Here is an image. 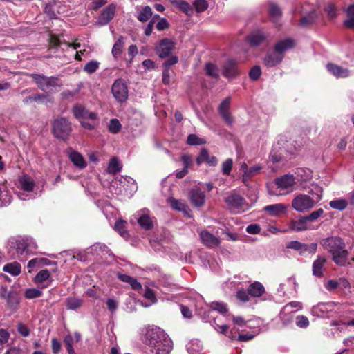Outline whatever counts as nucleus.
<instances>
[{"label": "nucleus", "instance_id": "obj_61", "mask_svg": "<svg viewBox=\"0 0 354 354\" xmlns=\"http://www.w3.org/2000/svg\"><path fill=\"white\" fill-rule=\"evenodd\" d=\"M250 293L248 289L247 290L244 289H240L236 292V297L239 300L243 302H247L250 301Z\"/></svg>", "mask_w": 354, "mask_h": 354}, {"label": "nucleus", "instance_id": "obj_26", "mask_svg": "<svg viewBox=\"0 0 354 354\" xmlns=\"http://www.w3.org/2000/svg\"><path fill=\"white\" fill-rule=\"evenodd\" d=\"M265 211L269 216H279L286 212L285 206L281 203L267 205L263 207Z\"/></svg>", "mask_w": 354, "mask_h": 354}, {"label": "nucleus", "instance_id": "obj_3", "mask_svg": "<svg viewBox=\"0 0 354 354\" xmlns=\"http://www.w3.org/2000/svg\"><path fill=\"white\" fill-rule=\"evenodd\" d=\"M196 311L204 322H210L212 324L215 319L217 323H221V319L227 316L224 314L227 313V307L226 304L221 301H214L210 305L205 304L201 306L198 304L196 305Z\"/></svg>", "mask_w": 354, "mask_h": 354}, {"label": "nucleus", "instance_id": "obj_57", "mask_svg": "<svg viewBox=\"0 0 354 354\" xmlns=\"http://www.w3.org/2000/svg\"><path fill=\"white\" fill-rule=\"evenodd\" d=\"M296 326L300 328H306L309 326V320L307 317L298 315L295 318Z\"/></svg>", "mask_w": 354, "mask_h": 354}, {"label": "nucleus", "instance_id": "obj_58", "mask_svg": "<svg viewBox=\"0 0 354 354\" xmlns=\"http://www.w3.org/2000/svg\"><path fill=\"white\" fill-rule=\"evenodd\" d=\"M278 148L279 147H277V145H274L273 146L272 151H271V153L270 155V159L274 163L280 162L282 160V158H283L281 152H280L279 153H278Z\"/></svg>", "mask_w": 354, "mask_h": 354}, {"label": "nucleus", "instance_id": "obj_29", "mask_svg": "<svg viewBox=\"0 0 354 354\" xmlns=\"http://www.w3.org/2000/svg\"><path fill=\"white\" fill-rule=\"evenodd\" d=\"M317 17V11L315 9H313L308 12L306 15L302 16L299 21V25L303 27H306L314 24Z\"/></svg>", "mask_w": 354, "mask_h": 354}, {"label": "nucleus", "instance_id": "obj_54", "mask_svg": "<svg viewBox=\"0 0 354 354\" xmlns=\"http://www.w3.org/2000/svg\"><path fill=\"white\" fill-rule=\"evenodd\" d=\"M42 295V291L37 288H27L24 292V297L27 299H34Z\"/></svg>", "mask_w": 354, "mask_h": 354}, {"label": "nucleus", "instance_id": "obj_12", "mask_svg": "<svg viewBox=\"0 0 354 354\" xmlns=\"http://www.w3.org/2000/svg\"><path fill=\"white\" fill-rule=\"evenodd\" d=\"M174 42L171 39L165 38L162 39L158 46L156 48V53L160 58H165L170 55L174 48Z\"/></svg>", "mask_w": 354, "mask_h": 354}, {"label": "nucleus", "instance_id": "obj_8", "mask_svg": "<svg viewBox=\"0 0 354 354\" xmlns=\"http://www.w3.org/2000/svg\"><path fill=\"white\" fill-rule=\"evenodd\" d=\"M52 131L57 138L66 140L72 131L71 123L64 117H59L52 124Z\"/></svg>", "mask_w": 354, "mask_h": 354}, {"label": "nucleus", "instance_id": "obj_11", "mask_svg": "<svg viewBox=\"0 0 354 354\" xmlns=\"http://www.w3.org/2000/svg\"><path fill=\"white\" fill-rule=\"evenodd\" d=\"M311 223H290L288 229H281L274 226H270L269 231L275 234L277 232H286L288 231L300 232L304 230H313L317 227V226L312 225Z\"/></svg>", "mask_w": 354, "mask_h": 354}, {"label": "nucleus", "instance_id": "obj_44", "mask_svg": "<svg viewBox=\"0 0 354 354\" xmlns=\"http://www.w3.org/2000/svg\"><path fill=\"white\" fill-rule=\"evenodd\" d=\"M82 305V300L77 297H68L66 300L67 309L75 310Z\"/></svg>", "mask_w": 354, "mask_h": 354}, {"label": "nucleus", "instance_id": "obj_50", "mask_svg": "<svg viewBox=\"0 0 354 354\" xmlns=\"http://www.w3.org/2000/svg\"><path fill=\"white\" fill-rule=\"evenodd\" d=\"M121 168L122 167L118 160L115 157L112 158L108 166L109 171L112 174H115L119 172Z\"/></svg>", "mask_w": 354, "mask_h": 354}, {"label": "nucleus", "instance_id": "obj_64", "mask_svg": "<svg viewBox=\"0 0 354 354\" xmlns=\"http://www.w3.org/2000/svg\"><path fill=\"white\" fill-rule=\"evenodd\" d=\"M261 74V71L259 66H255L252 67L249 73V76L251 80H257L259 79Z\"/></svg>", "mask_w": 354, "mask_h": 354}, {"label": "nucleus", "instance_id": "obj_43", "mask_svg": "<svg viewBox=\"0 0 354 354\" xmlns=\"http://www.w3.org/2000/svg\"><path fill=\"white\" fill-rule=\"evenodd\" d=\"M108 251L109 250L106 245L102 243H95L90 248H87L86 252L87 254H91L92 255H99L100 254L98 252H108Z\"/></svg>", "mask_w": 354, "mask_h": 354}, {"label": "nucleus", "instance_id": "obj_53", "mask_svg": "<svg viewBox=\"0 0 354 354\" xmlns=\"http://www.w3.org/2000/svg\"><path fill=\"white\" fill-rule=\"evenodd\" d=\"M324 210L322 209H318L310 214H308L307 216L303 217L300 218L298 221H313L314 220L317 219L321 216L322 214H323Z\"/></svg>", "mask_w": 354, "mask_h": 354}, {"label": "nucleus", "instance_id": "obj_35", "mask_svg": "<svg viewBox=\"0 0 354 354\" xmlns=\"http://www.w3.org/2000/svg\"><path fill=\"white\" fill-rule=\"evenodd\" d=\"M133 218L137 221H152L150 211L147 208H143L133 214Z\"/></svg>", "mask_w": 354, "mask_h": 354}, {"label": "nucleus", "instance_id": "obj_56", "mask_svg": "<svg viewBox=\"0 0 354 354\" xmlns=\"http://www.w3.org/2000/svg\"><path fill=\"white\" fill-rule=\"evenodd\" d=\"M33 100L41 103H53V98L46 93H39L33 95Z\"/></svg>", "mask_w": 354, "mask_h": 354}, {"label": "nucleus", "instance_id": "obj_24", "mask_svg": "<svg viewBox=\"0 0 354 354\" xmlns=\"http://www.w3.org/2000/svg\"><path fill=\"white\" fill-rule=\"evenodd\" d=\"M295 45V42L292 39L287 38L278 41L275 46L274 50L275 53L283 55L285 51L292 48Z\"/></svg>", "mask_w": 354, "mask_h": 354}, {"label": "nucleus", "instance_id": "obj_55", "mask_svg": "<svg viewBox=\"0 0 354 354\" xmlns=\"http://www.w3.org/2000/svg\"><path fill=\"white\" fill-rule=\"evenodd\" d=\"M231 103V98L230 97H227L225 99H224L220 105L218 106V111L219 114H222L224 113L230 112V106Z\"/></svg>", "mask_w": 354, "mask_h": 354}, {"label": "nucleus", "instance_id": "obj_37", "mask_svg": "<svg viewBox=\"0 0 354 354\" xmlns=\"http://www.w3.org/2000/svg\"><path fill=\"white\" fill-rule=\"evenodd\" d=\"M153 11L149 6H145L138 13L137 19L141 22H146L152 16Z\"/></svg>", "mask_w": 354, "mask_h": 354}, {"label": "nucleus", "instance_id": "obj_62", "mask_svg": "<svg viewBox=\"0 0 354 354\" xmlns=\"http://www.w3.org/2000/svg\"><path fill=\"white\" fill-rule=\"evenodd\" d=\"M12 196L10 194L6 192L0 193V206H6L11 203Z\"/></svg>", "mask_w": 354, "mask_h": 354}, {"label": "nucleus", "instance_id": "obj_39", "mask_svg": "<svg viewBox=\"0 0 354 354\" xmlns=\"http://www.w3.org/2000/svg\"><path fill=\"white\" fill-rule=\"evenodd\" d=\"M268 12L269 15L274 21L277 20L282 14V11L280 7L274 2L269 3Z\"/></svg>", "mask_w": 354, "mask_h": 354}, {"label": "nucleus", "instance_id": "obj_25", "mask_svg": "<svg viewBox=\"0 0 354 354\" xmlns=\"http://www.w3.org/2000/svg\"><path fill=\"white\" fill-rule=\"evenodd\" d=\"M326 259L324 257L319 256L313 263V274L317 277H322L324 274V265Z\"/></svg>", "mask_w": 354, "mask_h": 354}, {"label": "nucleus", "instance_id": "obj_14", "mask_svg": "<svg viewBox=\"0 0 354 354\" xmlns=\"http://www.w3.org/2000/svg\"><path fill=\"white\" fill-rule=\"evenodd\" d=\"M192 205L195 207H203L205 202V194L199 188L192 189L189 193Z\"/></svg>", "mask_w": 354, "mask_h": 354}, {"label": "nucleus", "instance_id": "obj_31", "mask_svg": "<svg viewBox=\"0 0 354 354\" xmlns=\"http://www.w3.org/2000/svg\"><path fill=\"white\" fill-rule=\"evenodd\" d=\"M124 46V38L122 36H120L118 39L115 42L113 48H112V55L114 58H119L122 53L123 48Z\"/></svg>", "mask_w": 354, "mask_h": 354}, {"label": "nucleus", "instance_id": "obj_63", "mask_svg": "<svg viewBox=\"0 0 354 354\" xmlns=\"http://www.w3.org/2000/svg\"><path fill=\"white\" fill-rule=\"evenodd\" d=\"M233 165L232 159L227 158L222 164V172L225 175H230Z\"/></svg>", "mask_w": 354, "mask_h": 354}, {"label": "nucleus", "instance_id": "obj_21", "mask_svg": "<svg viewBox=\"0 0 354 354\" xmlns=\"http://www.w3.org/2000/svg\"><path fill=\"white\" fill-rule=\"evenodd\" d=\"M203 162L207 163L209 166H216L218 163V160L214 156H210L207 149L203 148L196 158V163L200 165Z\"/></svg>", "mask_w": 354, "mask_h": 354}, {"label": "nucleus", "instance_id": "obj_23", "mask_svg": "<svg viewBox=\"0 0 354 354\" xmlns=\"http://www.w3.org/2000/svg\"><path fill=\"white\" fill-rule=\"evenodd\" d=\"M327 70L336 78H346L350 75V71L335 64L329 63L326 65Z\"/></svg>", "mask_w": 354, "mask_h": 354}, {"label": "nucleus", "instance_id": "obj_19", "mask_svg": "<svg viewBox=\"0 0 354 354\" xmlns=\"http://www.w3.org/2000/svg\"><path fill=\"white\" fill-rule=\"evenodd\" d=\"M168 201L172 209L182 212L187 218L192 217V211L189 206L182 200H177L174 198H169Z\"/></svg>", "mask_w": 354, "mask_h": 354}, {"label": "nucleus", "instance_id": "obj_30", "mask_svg": "<svg viewBox=\"0 0 354 354\" xmlns=\"http://www.w3.org/2000/svg\"><path fill=\"white\" fill-rule=\"evenodd\" d=\"M203 346L199 339H192L187 344V351L189 354H200L202 351Z\"/></svg>", "mask_w": 354, "mask_h": 354}, {"label": "nucleus", "instance_id": "obj_48", "mask_svg": "<svg viewBox=\"0 0 354 354\" xmlns=\"http://www.w3.org/2000/svg\"><path fill=\"white\" fill-rule=\"evenodd\" d=\"M329 205L333 209L342 211L348 206V202L344 198H338L331 201Z\"/></svg>", "mask_w": 354, "mask_h": 354}, {"label": "nucleus", "instance_id": "obj_16", "mask_svg": "<svg viewBox=\"0 0 354 354\" xmlns=\"http://www.w3.org/2000/svg\"><path fill=\"white\" fill-rule=\"evenodd\" d=\"M225 203L231 211H236L243 208L245 204V199L237 194H232L225 199Z\"/></svg>", "mask_w": 354, "mask_h": 354}, {"label": "nucleus", "instance_id": "obj_18", "mask_svg": "<svg viewBox=\"0 0 354 354\" xmlns=\"http://www.w3.org/2000/svg\"><path fill=\"white\" fill-rule=\"evenodd\" d=\"M239 74L237 64L232 59H228L223 66V75L226 78H234Z\"/></svg>", "mask_w": 354, "mask_h": 354}, {"label": "nucleus", "instance_id": "obj_27", "mask_svg": "<svg viewBox=\"0 0 354 354\" xmlns=\"http://www.w3.org/2000/svg\"><path fill=\"white\" fill-rule=\"evenodd\" d=\"M283 55L275 53V50L268 53L264 58L263 62L268 67H273L279 64L283 59Z\"/></svg>", "mask_w": 354, "mask_h": 354}, {"label": "nucleus", "instance_id": "obj_6", "mask_svg": "<svg viewBox=\"0 0 354 354\" xmlns=\"http://www.w3.org/2000/svg\"><path fill=\"white\" fill-rule=\"evenodd\" d=\"M295 184L293 175L285 174L274 180V186L269 187V193L272 195L279 196L290 193Z\"/></svg>", "mask_w": 354, "mask_h": 354}, {"label": "nucleus", "instance_id": "obj_33", "mask_svg": "<svg viewBox=\"0 0 354 354\" xmlns=\"http://www.w3.org/2000/svg\"><path fill=\"white\" fill-rule=\"evenodd\" d=\"M158 285L160 287H162L163 289H161V291L163 293H166L167 291L171 290L175 286L172 279L168 277H162L158 280Z\"/></svg>", "mask_w": 354, "mask_h": 354}, {"label": "nucleus", "instance_id": "obj_15", "mask_svg": "<svg viewBox=\"0 0 354 354\" xmlns=\"http://www.w3.org/2000/svg\"><path fill=\"white\" fill-rule=\"evenodd\" d=\"M73 113L75 118L80 120H96L97 119V114L94 112H90L85 107L82 105L77 104L73 107Z\"/></svg>", "mask_w": 354, "mask_h": 354}, {"label": "nucleus", "instance_id": "obj_59", "mask_svg": "<svg viewBox=\"0 0 354 354\" xmlns=\"http://www.w3.org/2000/svg\"><path fill=\"white\" fill-rule=\"evenodd\" d=\"M193 6L198 12H201L207 8L208 3L206 0H196L194 1Z\"/></svg>", "mask_w": 354, "mask_h": 354}, {"label": "nucleus", "instance_id": "obj_20", "mask_svg": "<svg viewBox=\"0 0 354 354\" xmlns=\"http://www.w3.org/2000/svg\"><path fill=\"white\" fill-rule=\"evenodd\" d=\"M268 35L262 30H257L247 36L248 42L252 46H257L264 42Z\"/></svg>", "mask_w": 354, "mask_h": 354}, {"label": "nucleus", "instance_id": "obj_22", "mask_svg": "<svg viewBox=\"0 0 354 354\" xmlns=\"http://www.w3.org/2000/svg\"><path fill=\"white\" fill-rule=\"evenodd\" d=\"M212 326L214 328V329L220 333L225 335L231 340L237 339L238 335L236 333L233 332V329L229 330V326L226 324L223 323H217L216 320H214Z\"/></svg>", "mask_w": 354, "mask_h": 354}, {"label": "nucleus", "instance_id": "obj_1", "mask_svg": "<svg viewBox=\"0 0 354 354\" xmlns=\"http://www.w3.org/2000/svg\"><path fill=\"white\" fill-rule=\"evenodd\" d=\"M141 339L147 347V354H170L173 343L164 330L154 325H148L140 330Z\"/></svg>", "mask_w": 354, "mask_h": 354}, {"label": "nucleus", "instance_id": "obj_4", "mask_svg": "<svg viewBox=\"0 0 354 354\" xmlns=\"http://www.w3.org/2000/svg\"><path fill=\"white\" fill-rule=\"evenodd\" d=\"M322 188L316 185L312 190L311 197L306 194L296 196L292 201V207L298 212L308 210L322 199Z\"/></svg>", "mask_w": 354, "mask_h": 354}, {"label": "nucleus", "instance_id": "obj_42", "mask_svg": "<svg viewBox=\"0 0 354 354\" xmlns=\"http://www.w3.org/2000/svg\"><path fill=\"white\" fill-rule=\"evenodd\" d=\"M5 299L10 308H17L20 301L19 295L15 291H10V294Z\"/></svg>", "mask_w": 354, "mask_h": 354}, {"label": "nucleus", "instance_id": "obj_34", "mask_svg": "<svg viewBox=\"0 0 354 354\" xmlns=\"http://www.w3.org/2000/svg\"><path fill=\"white\" fill-rule=\"evenodd\" d=\"M70 160L77 167L80 169H83L86 166V163L84 161L82 156L76 151H73L69 155Z\"/></svg>", "mask_w": 354, "mask_h": 354}, {"label": "nucleus", "instance_id": "obj_51", "mask_svg": "<svg viewBox=\"0 0 354 354\" xmlns=\"http://www.w3.org/2000/svg\"><path fill=\"white\" fill-rule=\"evenodd\" d=\"M187 142L190 145H201L206 143L205 139L198 137L196 134H189L187 137Z\"/></svg>", "mask_w": 354, "mask_h": 354}, {"label": "nucleus", "instance_id": "obj_17", "mask_svg": "<svg viewBox=\"0 0 354 354\" xmlns=\"http://www.w3.org/2000/svg\"><path fill=\"white\" fill-rule=\"evenodd\" d=\"M115 6L110 4L104 8L97 19V24L100 26L106 25L114 17Z\"/></svg>", "mask_w": 354, "mask_h": 354}, {"label": "nucleus", "instance_id": "obj_32", "mask_svg": "<svg viewBox=\"0 0 354 354\" xmlns=\"http://www.w3.org/2000/svg\"><path fill=\"white\" fill-rule=\"evenodd\" d=\"M144 297L147 299V302H141L142 306L144 307H149L152 304L157 302V299L154 291L149 288H146L143 294Z\"/></svg>", "mask_w": 354, "mask_h": 354}, {"label": "nucleus", "instance_id": "obj_41", "mask_svg": "<svg viewBox=\"0 0 354 354\" xmlns=\"http://www.w3.org/2000/svg\"><path fill=\"white\" fill-rule=\"evenodd\" d=\"M348 19L344 21V26L351 29H354V4L350 5L346 10Z\"/></svg>", "mask_w": 354, "mask_h": 354}, {"label": "nucleus", "instance_id": "obj_28", "mask_svg": "<svg viewBox=\"0 0 354 354\" xmlns=\"http://www.w3.org/2000/svg\"><path fill=\"white\" fill-rule=\"evenodd\" d=\"M248 292L250 297H259L265 292V288L263 284L259 281H254L251 283L248 288Z\"/></svg>", "mask_w": 354, "mask_h": 354}, {"label": "nucleus", "instance_id": "obj_13", "mask_svg": "<svg viewBox=\"0 0 354 354\" xmlns=\"http://www.w3.org/2000/svg\"><path fill=\"white\" fill-rule=\"evenodd\" d=\"M199 236L203 244L209 248H214L221 244L220 239L206 230H202Z\"/></svg>", "mask_w": 354, "mask_h": 354}, {"label": "nucleus", "instance_id": "obj_38", "mask_svg": "<svg viewBox=\"0 0 354 354\" xmlns=\"http://www.w3.org/2000/svg\"><path fill=\"white\" fill-rule=\"evenodd\" d=\"M19 183L21 186V188L24 191H26V192L32 191V189L35 187V183H34L33 180L27 175L23 176L19 179Z\"/></svg>", "mask_w": 354, "mask_h": 354}, {"label": "nucleus", "instance_id": "obj_2", "mask_svg": "<svg viewBox=\"0 0 354 354\" xmlns=\"http://www.w3.org/2000/svg\"><path fill=\"white\" fill-rule=\"evenodd\" d=\"M324 248L332 255L333 261L339 266L346 265L348 252L345 249V243L343 240L337 236H331L323 239L321 241Z\"/></svg>", "mask_w": 354, "mask_h": 354}, {"label": "nucleus", "instance_id": "obj_49", "mask_svg": "<svg viewBox=\"0 0 354 354\" xmlns=\"http://www.w3.org/2000/svg\"><path fill=\"white\" fill-rule=\"evenodd\" d=\"M100 63L97 61L91 60L85 64L83 70L88 74H92L98 69Z\"/></svg>", "mask_w": 354, "mask_h": 354}, {"label": "nucleus", "instance_id": "obj_46", "mask_svg": "<svg viewBox=\"0 0 354 354\" xmlns=\"http://www.w3.org/2000/svg\"><path fill=\"white\" fill-rule=\"evenodd\" d=\"M205 74L211 77L217 78L219 77L218 67L212 63L208 62L205 66Z\"/></svg>", "mask_w": 354, "mask_h": 354}, {"label": "nucleus", "instance_id": "obj_9", "mask_svg": "<svg viewBox=\"0 0 354 354\" xmlns=\"http://www.w3.org/2000/svg\"><path fill=\"white\" fill-rule=\"evenodd\" d=\"M111 92L118 102H124L128 98V88L124 80L119 78L115 80Z\"/></svg>", "mask_w": 354, "mask_h": 354}, {"label": "nucleus", "instance_id": "obj_45", "mask_svg": "<svg viewBox=\"0 0 354 354\" xmlns=\"http://www.w3.org/2000/svg\"><path fill=\"white\" fill-rule=\"evenodd\" d=\"M127 223H115L113 228L124 239H128L130 236L125 225Z\"/></svg>", "mask_w": 354, "mask_h": 354}, {"label": "nucleus", "instance_id": "obj_36", "mask_svg": "<svg viewBox=\"0 0 354 354\" xmlns=\"http://www.w3.org/2000/svg\"><path fill=\"white\" fill-rule=\"evenodd\" d=\"M3 270L12 276H17L21 273V266L17 262L7 263L3 266Z\"/></svg>", "mask_w": 354, "mask_h": 354}, {"label": "nucleus", "instance_id": "obj_60", "mask_svg": "<svg viewBox=\"0 0 354 354\" xmlns=\"http://www.w3.org/2000/svg\"><path fill=\"white\" fill-rule=\"evenodd\" d=\"M121 129V124L118 119H111L109 125V130L113 133H117Z\"/></svg>", "mask_w": 354, "mask_h": 354}, {"label": "nucleus", "instance_id": "obj_10", "mask_svg": "<svg viewBox=\"0 0 354 354\" xmlns=\"http://www.w3.org/2000/svg\"><path fill=\"white\" fill-rule=\"evenodd\" d=\"M302 308V304L299 301H292L283 307L280 312V318L283 324L287 325L292 319V314Z\"/></svg>", "mask_w": 354, "mask_h": 354}, {"label": "nucleus", "instance_id": "obj_47", "mask_svg": "<svg viewBox=\"0 0 354 354\" xmlns=\"http://www.w3.org/2000/svg\"><path fill=\"white\" fill-rule=\"evenodd\" d=\"M50 278V273L48 270L44 269L40 270L35 277L34 281L36 283H41Z\"/></svg>", "mask_w": 354, "mask_h": 354}, {"label": "nucleus", "instance_id": "obj_5", "mask_svg": "<svg viewBox=\"0 0 354 354\" xmlns=\"http://www.w3.org/2000/svg\"><path fill=\"white\" fill-rule=\"evenodd\" d=\"M29 76L32 78L38 88L45 93H54L62 84L57 77L46 76L39 73H31Z\"/></svg>", "mask_w": 354, "mask_h": 354}, {"label": "nucleus", "instance_id": "obj_52", "mask_svg": "<svg viewBox=\"0 0 354 354\" xmlns=\"http://www.w3.org/2000/svg\"><path fill=\"white\" fill-rule=\"evenodd\" d=\"M151 243L156 250H160V247L164 248L167 247L166 244L169 243V239L167 237L157 239V240L151 241Z\"/></svg>", "mask_w": 354, "mask_h": 354}, {"label": "nucleus", "instance_id": "obj_7", "mask_svg": "<svg viewBox=\"0 0 354 354\" xmlns=\"http://www.w3.org/2000/svg\"><path fill=\"white\" fill-rule=\"evenodd\" d=\"M8 245L15 248L17 253L20 254L31 252L37 248L35 240L27 236L11 237L8 241Z\"/></svg>", "mask_w": 354, "mask_h": 354}, {"label": "nucleus", "instance_id": "obj_40", "mask_svg": "<svg viewBox=\"0 0 354 354\" xmlns=\"http://www.w3.org/2000/svg\"><path fill=\"white\" fill-rule=\"evenodd\" d=\"M286 248L292 249L299 252L300 254L304 253L308 250V245L301 243L297 241H291L286 244Z\"/></svg>", "mask_w": 354, "mask_h": 354}]
</instances>
